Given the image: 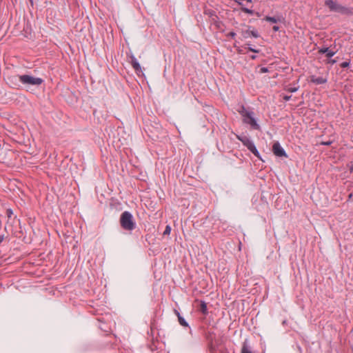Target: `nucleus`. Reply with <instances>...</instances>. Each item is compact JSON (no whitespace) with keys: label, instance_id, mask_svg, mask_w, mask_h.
I'll use <instances>...</instances> for the list:
<instances>
[{"label":"nucleus","instance_id":"obj_18","mask_svg":"<svg viewBox=\"0 0 353 353\" xmlns=\"http://www.w3.org/2000/svg\"><path fill=\"white\" fill-rule=\"evenodd\" d=\"M349 65H350V62L349 61H344V62L341 63V67L343 68H345L348 67Z\"/></svg>","mask_w":353,"mask_h":353},{"label":"nucleus","instance_id":"obj_20","mask_svg":"<svg viewBox=\"0 0 353 353\" xmlns=\"http://www.w3.org/2000/svg\"><path fill=\"white\" fill-rule=\"evenodd\" d=\"M248 49L251 51V52H259V50H256V49H254L253 48L249 46L248 48Z\"/></svg>","mask_w":353,"mask_h":353},{"label":"nucleus","instance_id":"obj_17","mask_svg":"<svg viewBox=\"0 0 353 353\" xmlns=\"http://www.w3.org/2000/svg\"><path fill=\"white\" fill-rule=\"evenodd\" d=\"M170 232H171V228H170V225H167V226L165 227V229L164 232H163V234H164V235L170 234Z\"/></svg>","mask_w":353,"mask_h":353},{"label":"nucleus","instance_id":"obj_13","mask_svg":"<svg viewBox=\"0 0 353 353\" xmlns=\"http://www.w3.org/2000/svg\"><path fill=\"white\" fill-rule=\"evenodd\" d=\"M207 310H208V309H207L206 303L205 302H202L200 305V311L203 314H207Z\"/></svg>","mask_w":353,"mask_h":353},{"label":"nucleus","instance_id":"obj_24","mask_svg":"<svg viewBox=\"0 0 353 353\" xmlns=\"http://www.w3.org/2000/svg\"><path fill=\"white\" fill-rule=\"evenodd\" d=\"M321 144L325 145H329L331 144V142L330 141L322 142Z\"/></svg>","mask_w":353,"mask_h":353},{"label":"nucleus","instance_id":"obj_28","mask_svg":"<svg viewBox=\"0 0 353 353\" xmlns=\"http://www.w3.org/2000/svg\"><path fill=\"white\" fill-rule=\"evenodd\" d=\"M336 62L335 60H331L330 61V63H331L332 64Z\"/></svg>","mask_w":353,"mask_h":353},{"label":"nucleus","instance_id":"obj_8","mask_svg":"<svg viewBox=\"0 0 353 353\" xmlns=\"http://www.w3.org/2000/svg\"><path fill=\"white\" fill-rule=\"evenodd\" d=\"M236 137L239 141H241L243 143L244 145H245L248 148V150L249 148H250V147L254 148V143L247 137L237 136Z\"/></svg>","mask_w":353,"mask_h":353},{"label":"nucleus","instance_id":"obj_26","mask_svg":"<svg viewBox=\"0 0 353 353\" xmlns=\"http://www.w3.org/2000/svg\"><path fill=\"white\" fill-rule=\"evenodd\" d=\"M350 170L351 172L353 173V164L350 165Z\"/></svg>","mask_w":353,"mask_h":353},{"label":"nucleus","instance_id":"obj_14","mask_svg":"<svg viewBox=\"0 0 353 353\" xmlns=\"http://www.w3.org/2000/svg\"><path fill=\"white\" fill-rule=\"evenodd\" d=\"M241 353H252V352L247 345L243 344Z\"/></svg>","mask_w":353,"mask_h":353},{"label":"nucleus","instance_id":"obj_22","mask_svg":"<svg viewBox=\"0 0 353 353\" xmlns=\"http://www.w3.org/2000/svg\"><path fill=\"white\" fill-rule=\"evenodd\" d=\"M268 71V68H261V72L262 73H265Z\"/></svg>","mask_w":353,"mask_h":353},{"label":"nucleus","instance_id":"obj_6","mask_svg":"<svg viewBox=\"0 0 353 353\" xmlns=\"http://www.w3.org/2000/svg\"><path fill=\"white\" fill-rule=\"evenodd\" d=\"M234 1L242 6L241 10L243 12L249 14H252L254 13L252 10L243 7L246 4L250 3L252 0H234Z\"/></svg>","mask_w":353,"mask_h":353},{"label":"nucleus","instance_id":"obj_12","mask_svg":"<svg viewBox=\"0 0 353 353\" xmlns=\"http://www.w3.org/2000/svg\"><path fill=\"white\" fill-rule=\"evenodd\" d=\"M177 315L180 325L184 327H187L188 325L185 320L182 316H180L179 312H177Z\"/></svg>","mask_w":353,"mask_h":353},{"label":"nucleus","instance_id":"obj_5","mask_svg":"<svg viewBox=\"0 0 353 353\" xmlns=\"http://www.w3.org/2000/svg\"><path fill=\"white\" fill-rule=\"evenodd\" d=\"M272 151H273L274 154L277 157H288L285 150L281 146V145L279 142H275L273 144Z\"/></svg>","mask_w":353,"mask_h":353},{"label":"nucleus","instance_id":"obj_21","mask_svg":"<svg viewBox=\"0 0 353 353\" xmlns=\"http://www.w3.org/2000/svg\"><path fill=\"white\" fill-rule=\"evenodd\" d=\"M291 99V96L290 95H285L283 97V99L285 101H289L290 99Z\"/></svg>","mask_w":353,"mask_h":353},{"label":"nucleus","instance_id":"obj_25","mask_svg":"<svg viewBox=\"0 0 353 353\" xmlns=\"http://www.w3.org/2000/svg\"><path fill=\"white\" fill-rule=\"evenodd\" d=\"M229 35H230V37H234L236 35V34H235L234 32H231L229 34Z\"/></svg>","mask_w":353,"mask_h":353},{"label":"nucleus","instance_id":"obj_10","mask_svg":"<svg viewBox=\"0 0 353 353\" xmlns=\"http://www.w3.org/2000/svg\"><path fill=\"white\" fill-rule=\"evenodd\" d=\"M319 52L320 54H325L328 58L332 57L335 54V52L330 50L328 48H321Z\"/></svg>","mask_w":353,"mask_h":353},{"label":"nucleus","instance_id":"obj_11","mask_svg":"<svg viewBox=\"0 0 353 353\" xmlns=\"http://www.w3.org/2000/svg\"><path fill=\"white\" fill-rule=\"evenodd\" d=\"M249 36H252L254 38L259 37V34L258 32L255 30H250V31H249V30L246 31L245 37H248Z\"/></svg>","mask_w":353,"mask_h":353},{"label":"nucleus","instance_id":"obj_19","mask_svg":"<svg viewBox=\"0 0 353 353\" xmlns=\"http://www.w3.org/2000/svg\"><path fill=\"white\" fill-rule=\"evenodd\" d=\"M297 90H298V88H289L288 89V90L289 92H296V91H297Z\"/></svg>","mask_w":353,"mask_h":353},{"label":"nucleus","instance_id":"obj_7","mask_svg":"<svg viewBox=\"0 0 353 353\" xmlns=\"http://www.w3.org/2000/svg\"><path fill=\"white\" fill-rule=\"evenodd\" d=\"M130 63H131L132 68L134 69L136 72L137 74L142 72L141 67L139 63L138 62V61L137 60V59L134 57V56L131 55L130 57Z\"/></svg>","mask_w":353,"mask_h":353},{"label":"nucleus","instance_id":"obj_1","mask_svg":"<svg viewBox=\"0 0 353 353\" xmlns=\"http://www.w3.org/2000/svg\"><path fill=\"white\" fill-rule=\"evenodd\" d=\"M325 5L330 9V11L336 12L341 14L351 15L353 14V9L351 8L343 6L336 0H326Z\"/></svg>","mask_w":353,"mask_h":353},{"label":"nucleus","instance_id":"obj_2","mask_svg":"<svg viewBox=\"0 0 353 353\" xmlns=\"http://www.w3.org/2000/svg\"><path fill=\"white\" fill-rule=\"evenodd\" d=\"M239 112L243 117V123L249 124L252 129H260V125L257 123L256 120L254 117L253 112L249 111L245 107L242 106Z\"/></svg>","mask_w":353,"mask_h":353},{"label":"nucleus","instance_id":"obj_4","mask_svg":"<svg viewBox=\"0 0 353 353\" xmlns=\"http://www.w3.org/2000/svg\"><path fill=\"white\" fill-rule=\"evenodd\" d=\"M19 81L24 85H40L43 80L39 77H34L28 74L19 76Z\"/></svg>","mask_w":353,"mask_h":353},{"label":"nucleus","instance_id":"obj_3","mask_svg":"<svg viewBox=\"0 0 353 353\" xmlns=\"http://www.w3.org/2000/svg\"><path fill=\"white\" fill-rule=\"evenodd\" d=\"M120 223L121 227L125 230L131 231L135 228L133 216L132 214L128 211H125L121 214Z\"/></svg>","mask_w":353,"mask_h":353},{"label":"nucleus","instance_id":"obj_9","mask_svg":"<svg viewBox=\"0 0 353 353\" xmlns=\"http://www.w3.org/2000/svg\"><path fill=\"white\" fill-rule=\"evenodd\" d=\"M311 81L316 85L323 84L327 82V79L322 77H311Z\"/></svg>","mask_w":353,"mask_h":353},{"label":"nucleus","instance_id":"obj_27","mask_svg":"<svg viewBox=\"0 0 353 353\" xmlns=\"http://www.w3.org/2000/svg\"><path fill=\"white\" fill-rule=\"evenodd\" d=\"M4 237L3 236H0V243L3 241Z\"/></svg>","mask_w":353,"mask_h":353},{"label":"nucleus","instance_id":"obj_15","mask_svg":"<svg viewBox=\"0 0 353 353\" xmlns=\"http://www.w3.org/2000/svg\"><path fill=\"white\" fill-rule=\"evenodd\" d=\"M265 20L267 21L271 22V23H277V21H278L277 19H276L275 17H265Z\"/></svg>","mask_w":353,"mask_h":353},{"label":"nucleus","instance_id":"obj_23","mask_svg":"<svg viewBox=\"0 0 353 353\" xmlns=\"http://www.w3.org/2000/svg\"><path fill=\"white\" fill-rule=\"evenodd\" d=\"M272 29L274 32H276L279 30V27L277 26H273Z\"/></svg>","mask_w":353,"mask_h":353},{"label":"nucleus","instance_id":"obj_29","mask_svg":"<svg viewBox=\"0 0 353 353\" xmlns=\"http://www.w3.org/2000/svg\"><path fill=\"white\" fill-rule=\"evenodd\" d=\"M251 58H252V59H254L256 58V57L253 55V56H252V57H251Z\"/></svg>","mask_w":353,"mask_h":353},{"label":"nucleus","instance_id":"obj_16","mask_svg":"<svg viewBox=\"0 0 353 353\" xmlns=\"http://www.w3.org/2000/svg\"><path fill=\"white\" fill-rule=\"evenodd\" d=\"M249 150L250 152H252L255 156L259 157V153L254 145V148L250 147V148H249Z\"/></svg>","mask_w":353,"mask_h":353}]
</instances>
